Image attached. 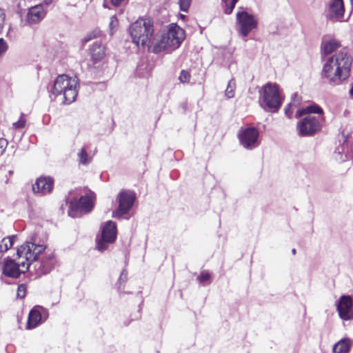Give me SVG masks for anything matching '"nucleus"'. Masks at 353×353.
I'll list each match as a JSON object with an SVG mask.
<instances>
[{
	"label": "nucleus",
	"instance_id": "nucleus-30",
	"mask_svg": "<svg viewBox=\"0 0 353 353\" xmlns=\"http://www.w3.org/2000/svg\"><path fill=\"white\" fill-rule=\"evenodd\" d=\"M190 77V73L188 72L185 71V70H182L181 72V74H180V76H179V80L182 83H185V82L189 81Z\"/></svg>",
	"mask_w": 353,
	"mask_h": 353
},
{
	"label": "nucleus",
	"instance_id": "nucleus-22",
	"mask_svg": "<svg viewBox=\"0 0 353 353\" xmlns=\"http://www.w3.org/2000/svg\"><path fill=\"white\" fill-rule=\"evenodd\" d=\"M16 239L17 236L15 235L8 236L3 238L0 242V252H6L9 248H10Z\"/></svg>",
	"mask_w": 353,
	"mask_h": 353
},
{
	"label": "nucleus",
	"instance_id": "nucleus-17",
	"mask_svg": "<svg viewBox=\"0 0 353 353\" xmlns=\"http://www.w3.org/2000/svg\"><path fill=\"white\" fill-rule=\"evenodd\" d=\"M43 6H46L43 1L32 7L28 13V21L29 23H37L41 21L46 15V11L44 10Z\"/></svg>",
	"mask_w": 353,
	"mask_h": 353
},
{
	"label": "nucleus",
	"instance_id": "nucleus-14",
	"mask_svg": "<svg viewBox=\"0 0 353 353\" xmlns=\"http://www.w3.org/2000/svg\"><path fill=\"white\" fill-rule=\"evenodd\" d=\"M353 301L350 296L343 295L336 305L340 318L344 321L353 319Z\"/></svg>",
	"mask_w": 353,
	"mask_h": 353
},
{
	"label": "nucleus",
	"instance_id": "nucleus-7",
	"mask_svg": "<svg viewBox=\"0 0 353 353\" xmlns=\"http://www.w3.org/2000/svg\"><path fill=\"white\" fill-rule=\"evenodd\" d=\"M237 30L244 37L257 28L256 17L240 8L236 14Z\"/></svg>",
	"mask_w": 353,
	"mask_h": 353
},
{
	"label": "nucleus",
	"instance_id": "nucleus-10",
	"mask_svg": "<svg viewBox=\"0 0 353 353\" xmlns=\"http://www.w3.org/2000/svg\"><path fill=\"white\" fill-rule=\"evenodd\" d=\"M28 270V264L23 260L8 259L3 267V273L9 277L17 278Z\"/></svg>",
	"mask_w": 353,
	"mask_h": 353
},
{
	"label": "nucleus",
	"instance_id": "nucleus-20",
	"mask_svg": "<svg viewBox=\"0 0 353 353\" xmlns=\"http://www.w3.org/2000/svg\"><path fill=\"white\" fill-rule=\"evenodd\" d=\"M39 307H34L30 312L27 323L28 329L34 328L39 324L41 320V314L39 311Z\"/></svg>",
	"mask_w": 353,
	"mask_h": 353
},
{
	"label": "nucleus",
	"instance_id": "nucleus-5",
	"mask_svg": "<svg viewBox=\"0 0 353 353\" xmlns=\"http://www.w3.org/2000/svg\"><path fill=\"white\" fill-rule=\"evenodd\" d=\"M54 95H62L65 103H71L77 96V79L66 74L57 77L52 90Z\"/></svg>",
	"mask_w": 353,
	"mask_h": 353
},
{
	"label": "nucleus",
	"instance_id": "nucleus-38",
	"mask_svg": "<svg viewBox=\"0 0 353 353\" xmlns=\"http://www.w3.org/2000/svg\"><path fill=\"white\" fill-rule=\"evenodd\" d=\"M95 37V34L91 33L86 37H85L83 39V42L86 43Z\"/></svg>",
	"mask_w": 353,
	"mask_h": 353
},
{
	"label": "nucleus",
	"instance_id": "nucleus-34",
	"mask_svg": "<svg viewBox=\"0 0 353 353\" xmlns=\"http://www.w3.org/2000/svg\"><path fill=\"white\" fill-rule=\"evenodd\" d=\"M8 48V46L6 43L3 41V39H0V54H3Z\"/></svg>",
	"mask_w": 353,
	"mask_h": 353
},
{
	"label": "nucleus",
	"instance_id": "nucleus-41",
	"mask_svg": "<svg viewBox=\"0 0 353 353\" xmlns=\"http://www.w3.org/2000/svg\"><path fill=\"white\" fill-rule=\"evenodd\" d=\"M292 252L293 254H296V249H294V248L292 249Z\"/></svg>",
	"mask_w": 353,
	"mask_h": 353
},
{
	"label": "nucleus",
	"instance_id": "nucleus-19",
	"mask_svg": "<svg viewBox=\"0 0 353 353\" xmlns=\"http://www.w3.org/2000/svg\"><path fill=\"white\" fill-rule=\"evenodd\" d=\"M352 345L353 341L350 339H342L334 345L332 353H349Z\"/></svg>",
	"mask_w": 353,
	"mask_h": 353
},
{
	"label": "nucleus",
	"instance_id": "nucleus-8",
	"mask_svg": "<svg viewBox=\"0 0 353 353\" xmlns=\"http://www.w3.org/2000/svg\"><path fill=\"white\" fill-rule=\"evenodd\" d=\"M43 245H36L32 242H26L17 249V254L20 260L27 262L28 268L37 259L38 256L44 251Z\"/></svg>",
	"mask_w": 353,
	"mask_h": 353
},
{
	"label": "nucleus",
	"instance_id": "nucleus-23",
	"mask_svg": "<svg viewBox=\"0 0 353 353\" xmlns=\"http://www.w3.org/2000/svg\"><path fill=\"white\" fill-rule=\"evenodd\" d=\"M236 89V83L234 79L230 80L228 83L227 88L225 91V95L228 99H231L234 97Z\"/></svg>",
	"mask_w": 353,
	"mask_h": 353
},
{
	"label": "nucleus",
	"instance_id": "nucleus-3",
	"mask_svg": "<svg viewBox=\"0 0 353 353\" xmlns=\"http://www.w3.org/2000/svg\"><path fill=\"white\" fill-rule=\"evenodd\" d=\"M184 31L176 24H171L166 31L161 32L153 39L150 46L154 53L162 51L172 52L178 48L184 39Z\"/></svg>",
	"mask_w": 353,
	"mask_h": 353
},
{
	"label": "nucleus",
	"instance_id": "nucleus-16",
	"mask_svg": "<svg viewBox=\"0 0 353 353\" xmlns=\"http://www.w3.org/2000/svg\"><path fill=\"white\" fill-rule=\"evenodd\" d=\"M344 14L343 0H332L329 5L327 17L333 21H341Z\"/></svg>",
	"mask_w": 353,
	"mask_h": 353
},
{
	"label": "nucleus",
	"instance_id": "nucleus-39",
	"mask_svg": "<svg viewBox=\"0 0 353 353\" xmlns=\"http://www.w3.org/2000/svg\"><path fill=\"white\" fill-rule=\"evenodd\" d=\"M124 1V0H110V1H111V3H112V5H114V6H117L120 5V4H121V3L122 1Z\"/></svg>",
	"mask_w": 353,
	"mask_h": 353
},
{
	"label": "nucleus",
	"instance_id": "nucleus-12",
	"mask_svg": "<svg viewBox=\"0 0 353 353\" xmlns=\"http://www.w3.org/2000/svg\"><path fill=\"white\" fill-rule=\"evenodd\" d=\"M259 133L255 128H247L240 130L239 139L241 144L246 149H253L259 145Z\"/></svg>",
	"mask_w": 353,
	"mask_h": 353
},
{
	"label": "nucleus",
	"instance_id": "nucleus-25",
	"mask_svg": "<svg viewBox=\"0 0 353 353\" xmlns=\"http://www.w3.org/2000/svg\"><path fill=\"white\" fill-rule=\"evenodd\" d=\"M78 157L81 163L85 165L89 163L90 160L88 158V154L84 148H81L78 153Z\"/></svg>",
	"mask_w": 353,
	"mask_h": 353
},
{
	"label": "nucleus",
	"instance_id": "nucleus-28",
	"mask_svg": "<svg viewBox=\"0 0 353 353\" xmlns=\"http://www.w3.org/2000/svg\"><path fill=\"white\" fill-rule=\"evenodd\" d=\"M191 0H179V6L180 8L182 11L186 12L188 11Z\"/></svg>",
	"mask_w": 353,
	"mask_h": 353
},
{
	"label": "nucleus",
	"instance_id": "nucleus-24",
	"mask_svg": "<svg viewBox=\"0 0 353 353\" xmlns=\"http://www.w3.org/2000/svg\"><path fill=\"white\" fill-rule=\"evenodd\" d=\"M225 4L224 12L226 14H230L232 13L234 8L235 7L236 3L239 0H222Z\"/></svg>",
	"mask_w": 353,
	"mask_h": 353
},
{
	"label": "nucleus",
	"instance_id": "nucleus-37",
	"mask_svg": "<svg viewBox=\"0 0 353 353\" xmlns=\"http://www.w3.org/2000/svg\"><path fill=\"white\" fill-rule=\"evenodd\" d=\"M127 280V272L125 270H123L121 273L119 281L125 282Z\"/></svg>",
	"mask_w": 353,
	"mask_h": 353
},
{
	"label": "nucleus",
	"instance_id": "nucleus-35",
	"mask_svg": "<svg viewBox=\"0 0 353 353\" xmlns=\"http://www.w3.org/2000/svg\"><path fill=\"white\" fill-rule=\"evenodd\" d=\"M295 106L294 105H292L290 103L288 107L285 108V114L287 115L288 117L290 118L292 114V110H291V108Z\"/></svg>",
	"mask_w": 353,
	"mask_h": 353
},
{
	"label": "nucleus",
	"instance_id": "nucleus-13",
	"mask_svg": "<svg viewBox=\"0 0 353 353\" xmlns=\"http://www.w3.org/2000/svg\"><path fill=\"white\" fill-rule=\"evenodd\" d=\"M119 207L114 212V216L121 217L125 214L132 207L135 200V195L131 191H122L118 195Z\"/></svg>",
	"mask_w": 353,
	"mask_h": 353
},
{
	"label": "nucleus",
	"instance_id": "nucleus-21",
	"mask_svg": "<svg viewBox=\"0 0 353 353\" xmlns=\"http://www.w3.org/2000/svg\"><path fill=\"white\" fill-rule=\"evenodd\" d=\"M90 53L94 62L100 61L105 56L104 47L100 42H94L90 49Z\"/></svg>",
	"mask_w": 353,
	"mask_h": 353
},
{
	"label": "nucleus",
	"instance_id": "nucleus-6",
	"mask_svg": "<svg viewBox=\"0 0 353 353\" xmlns=\"http://www.w3.org/2000/svg\"><path fill=\"white\" fill-rule=\"evenodd\" d=\"M260 105L265 110L276 112L282 103V96L279 86L272 83H268L261 88L260 91Z\"/></svg>",
	"mask_w": 353,
	"mask_h": 353
},
{
	"label": "nucleus",
	"instance_id": "nucleus-29",
	"mask_svg": "<svg viewBox=\"0 0 353 353\" xmlns=\"http://www.w3.org/2000/svg\"><path fill=\"white\" fill-rule=\"evenodd\" d=\"M26 294V286L24 284L19 285L17 289V296L19 298H23Z\"/></svg>",
	"mask_w": 353,
	"mask_h": 353
},
{
	"label": "nucleus",
	"instance_id": "nucleus-40",
	"mask_svg": "<svg viewBox=\"0 0 353 353\" xmlns=\"http://www.w3.org/2000/svg\"><path fill=\"white\" fill-rule=\"evenodd\" d=\"M41 1L46 6H48L53 3L54 0H41Z\"/></svg>",
	"mask_w": 353,
	"mask_h": 353
},
{
	"label": "nucleus",
	"instance_id": "nucleus-32",
	"mask_svg": "<svg viewBox=\"0 0 353 353\" xmlns=\"http://www.w3.org/2000/svg\"><path fill=\"white\" fill-rule=\"evenodd\" d=\"M6 21V15L2 9L0 8V32L4 27Z\"/></svg>",
	"mask_w": 353,
	"mask_h": 353
},
{
	"label": "nucleus",
	"instance_id": "nucleus-4",
	"mask_svg": "<svg viewBox=\"0 0 353 353\" xmlns=\"http://www.w3.org/2000/svg\"><path fill=\"white\" fill-rule=\"evenodd\" d=\"M153 23L150 19H139L130 28V34L132 42L137 46L145 47L149 46L153 34Z\"/></svg>",
	"mask_w": 353,
	"mask_h": 353
},
{
	"label": "nucleus",
	"instance_id": "nucleus-15",
	"mask_svg": "<svg viewBox=\"0 0 353 353\" xmlns=\"http://www.w3.org/2000/svg\"><path fill=\"white\" fill-rule=\"evenodd\" d=\"M53 185L54 181L51 177L41 176L32 185V190L34 193L45 195L52 191Z\"/></svg>",
	"mask_w": 353,
	"mask_h": 353
},
{
	"label": "nucleus",
	"instance_id": "nucleus-11",
	"mask_svg": "<svg viewBox=\"0 0 353 353\" xmlns=\"http://www.w3.org/2000/svg\"><path fill=\"white\" fill-rule=\"evenodd\" d=\"M117 226L112 221H108L102 229L101 239L97 242V249L104 251L108 248V243H113L116 239Z\"/></svg>",
	"mask_w": 353,
	"mask_h": 353
},
{
	"label": "nucleus",
	"instance_id": "nucleus-31",
	"mask_svg": "<svg viewBox=\"0 0 353 353\" xmlns=\"http://www.w3.org/2000/svg\"><path fill=\"white\" fill-rule=\"evenodd\" d=\"M52 267L51 263L47 262L46 263L41 264L40 268L41 272L43 274H46L50 272Z\"/></svg>",
	"mask_w": 353,
	"mask_h": 353
},
{
	"label": "nucleus",
	"instance_id": "nucleus-36",
	"mask_svg": "<svg viewBox=\"0 0 353 353\" xmlns=\"http://www.w3.org/2000/svg\"><path fill=\"white\" fill-rule=\"evenodd\" d=\"M117 26V20L115 17H112L110 18V26L111 27V29L113 28H115Z\"/></svg>",
	"mask_w": 353,
	"mask_h": 353
},
{
	"label": "nucleus",
	"instance_id": "nucleus-26",
	"mask_svg": "<svg viewBox=\"0 0 353 353\" xmlns=\"http://www.w3.org/2000/svg\"><path fill=\"white\" fill-rule=\"evenodd\" d=\"M26 122V121L22 115L17 121L12 123V126L14 129H21L25 126Z\"/></svg>",
	"mask_w": 353,
	"mask_h": 353
},
{
	"label": "nucleus",
	"instance_id": "nucleus-18",
	"mask_svg": "<svg viewBox=\"0 0 353 353\" xmlns=\"http://www.w3.org/2000/svg\"><path fill=\"white\" fill-rule=\"evenodd\" d=\"M341 47V42L336 39H324L321 43V52L323 55H328Z\"/></svg>",
	"mask_w": 353,
	"mask_h": 353
},
{
	"label": "nucleus",
	"instance_id": "nucleus-1",
	"mask_svg": "<svg viewBox=\"0 0 353 353\" xmlns=\"http://www.w3.org/2000/svg\"><path fill=\"white\" fill-rule=\"evenodd\" d=\"M352 59L345 48L329 57L323 65V75L330 83L339 84L349 77Z\"/></svg>",
	"mask_w": 353,
	"mask_h": 353
},
{
	"label": "nucleus",
	"instance_id": "nucleus-2",
	"mask_svg": "<svg viewBox=\"0 0 353 353\" xmlns=\"http://www.w3.org/2000/svg\"><path fill=\"white\" fill-rule=\"evenodd\" d=\"M323 110L316 105H308L299 109L296 112V118L306 115L297 123L299 134L302 136H311L321 128L323 121Z\"/></svg>",
	"mask_w": 353,
	"mask_h": 353
},
{
	"label": "nucleus",
	"instance_id": "nucleus-9",
	"mask_svg": "<svg viewBox=\"0 0 353 353\" xmlns=\"http://www.w3.org/2000/svg\"><path fill=\"white\" fill-rule=\"evenodd\" d=\"M94 193L90 192L82 196L79 200L73 199L70 203L68 214L71 216H76L77 213H88L90 212L94 206Z\"/></svg>",
	"mask_w": 353,
	"mask_h": 353
},
{
	"label": "nucleus",
	"instance_id": "nucleus-33",
	"mask_svg": "<svg viewBox=\"0 0 353 353\" xmlns=\"http://www.w3.org/2000/svg\"><path fill=\"white\" fill-rule=\"evenodd\" d=\"M8 145V141L4 139H0V154H2Z\"/></svg>",
	"mask_w": 353,
	"mask_h": 353
},
{
	"label": "nucleus",
	"instance_id": "nucleus-27",
	"mask_svg": "<svg viewBox=\"0 0 353 353\" xmlns=\"http://www.w3.org/2000/svg\"><path fill=\"white\" fill-rule=\"evenodd\" d=\"M210 274L207 271H202L198 277L199 282L203 283L210 279Z\"/></svg>",
	"mask_w": 353,
	"mask_h": 353
}]
</instances>
